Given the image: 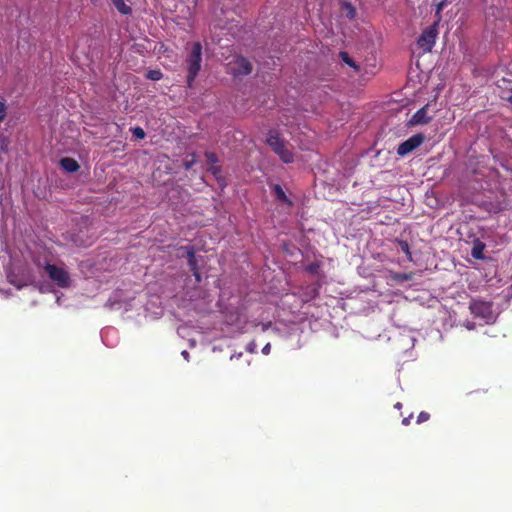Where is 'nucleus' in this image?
<instances>
[{
	"instance_id": "nucleus-1",
	"label": "nucleus",
	"mask_w": 512,
	"mask_h": 512,
	"mask_svg": "<svg viewBox=\"0 0 512 512\" xmlns=\"http://www.w3.org/2000/svg\"><path fill=\"white\" fill-rule=\"evenodd\" d=\"M266 143L284 163H292L294 161L293 152L277 131L270 130L268 132Z\"/></svg>"
},
{
	"instance_id": "nucleus-5",
	"label": "nucleus",
	"mask_w": 512,
	"mask_h": 512,
	"mask_svg": "<svg viewBox=\"0 0 512 512\" xmlns=\"http://www.w3.org/2000/svg\"><path fill=\"white\" fill-rule=\"evenodd\" d=\"M229 71L234 76L248 75L252 72V65L248 59L243 56L235 57L228 64Z\"/></svg>"
},
{
	"instance_id": "nucleus-9",
	"label": "nucleus",
	"mask_w": 512,
	"mask_h": 512,
	"mask_svg": "<svg viewBox=\"0 0 512 512\" xmlns=\"http://www.w3.org/2000/svg\"><path fill=\"white\" fill-rule=\"evenodd\" d=\"M60 166L62 169L69 173L78 171L80 168L78 162L71 157H64L60 160Z\"/></svg>"
},
{
	"instance_id": "nucleus-4",
	"label": "nucleus",
	"mask_w": 512,
	"mask_h": 512,
	"mask_svg": "<svg viewBox=\"0 0 512 512\" xmlns=\"http://www.w3.org/2000/svg\"><path fill=\"white\" fill-rule=\"evenodd\" d=\"M49 278L60 288H69L71 286V278L66 269L47 263L44 267Z\"/></svg>"
},
{
	"instance_id": "nucleus-14",
	"label": "nucleus",
	"mask_w": 512,
	"mask_h": 512,
	"mask_svg": "<svg viewBox=\"0 0 512 512\" xmlns=\"http://www.w3.org/2000/svg\"><path fill=\"white\" fill-rule=\"evenodd\" d=\"M208 171L212 173V175L215 177V179L220 182L221 180H223L222 178V168L220 165L216 164V165H213V166H209L208 167Z\"/></svg>"
},
{
	"instance_id": "nucleus-8",
	"label": "nucleus",
	"mask_w": 512,
	"mask_h": 512,
	"mask_svg": "<svg viewBox=\"0 0 512 512\" xmlns=\"http://www.w3.org/2000/svg\"><path fill=\"white\" fill-rule=\"evenodd\" d=\"M428 105H425L424 107L420 108L418 111H416L411 119L409 120V124L412 126L420 125V124H427L430 122L431 117L428 116L427 113Z\"/></svg>"
},
{
	"instance_id": "nucleus-25",
	"label": "nucleus",
	"mask_w": 512,
	"mask_h": 512,
	"mask_svg": "<svg viewBox=\"0 0 512 512\" xmlns=\"http://www.w3.org/2000/svg\"><path fill=\"white\" fill-rule=\"evenodd\" d=\"M270 350H271V345H270V343H267V344L263 347V349H262V353H263L264 355H268V354L270 353Z\"/></svg>"
},
{
	"instance_id": "nucleus-31",
	"label": "nucleus",
	"mask_w": 512,
	"mask_h": 512,
	"mask_svg": "<svg viewBox=\"0 0 512 512\" xmlns=\"http://www.w3.org/2000/svg\"><path fill=\"white\" fill-rule=\"evenodd\" d=\"M442 7H443V4H442V3H441V4H439V5H438V11H440V10L442 9Z\"/></svg>"
},
{
	"instance_id": "nucleus-27",
	"label": "nucleus",
	"mask_w": 512,
	"mask_h": 512,
	"mask_svg": "<svg viewBox=\"0 0 512 512\" xmlns=\"http://www.w3.org/2000/svg\"><path fill=\"white\" fill-rule=\"evenodd\" d=\"M504 98L512 105V89L509 91V94Z\"/></svg>"
},
{
	"instance_id": "nucleus-30",
	"label": "nucleus",
	"mask_w": 512,
	"mask_h": 512,
	"mask_svg": "<svg viewBox=\"0 0 512 512\" xmlns=\"http://www.w3.org/2000/svg\"><path fill=\"white\" fill-rule=\"evenodd\" d=\"M401 407H402V404H401L400 402H398V403H396V404H395V408L400 409Z\"/></svg>"
},
{
	"instance_id": "nucleus-18",
	"label": "nucleus",
	"mask_w": 512,
	"mask_h": 512,
	"mask_svg": "<svg viewBox=\"0 0 512 512\" xmlns=\"http://www.w3.org/2000/svg\"><path fill=\"white\" fill-rule=\"evenodd\" d=\"M205 158L209 166L216 165L219 162L218 156L214 152H205Z\"/></svg>"
},
{
	"instance_id": "nucleus-3",
	"label": "nucleus",
	"mask_w": 512,
	"mask_h": 512,
	"mask_svg": "<svg viewBox=\"0 0 512 512\" xmlns=\"http://www.w3.org/2000/svg\"><path fill=\"white\" fill-rule=\"evenodd\" d=\"M469 309L475 317L483 319L487 324L495 320L491 302L473 299L469 304Z\"/></svg>"
},
{
	"instance_id": "nucleus-15",
	"label": "nucleus",
	"mask_w": 512,
	"mask_h": 512,
	"mask_svg": "<svg viewBox=\"0 0 512 512\" xmlns=\"http://www.w3.org/2000/svg\"><path fill=\"white\" fill-rule=\"evenodd\" d=\"M342 8L346 12V15L349 19H353L356 16V10L351 3L344 2Z\"/></svg>"
},
{
	"instance_id": "nucleus-6",
	"label": "nucleus",
	"mask_w": 512,
	"mask_h": 512,
	"mask_svg": "<svg viewBox=\"0 0 512 512\" xmlns=\"http://www.w3.org/2000/svg\"><path fill=\"white\" fill-rule=\"evenodd\" d=\"M424 141V136L421 133L415 134L402 142L397 148L399 156H406L418 148Z\"/></svg>"
},
{
	"instance_id": "nucleus-21",
	"label": "nucleus",
	"mask_w": 512,
	"mask_h": 512,
	"mask_svg": "<svg viewBox=\"0 0 512 512\" xmlns=\"http://www.w3.org/2000/svg\"><path fill=\"white\" fill-rule=\"evenodd\" d=\"M191 157H192L191 160H185L183 162V167L185 170H190L193 167V165L196 163V154L195 153L191 154Z\"/></svg>"
},
{
	"instance_id": "nucleus-26",
	"label": "nucleus",
	"mask_w": 512,
	"mask_h": 512,
	"mask_svg": "<svg viewBox=\"0 0 512 512\" xmlns=\"http://www.w3.org/2000/svg\"><path fill=\"white\" fill-rule=\"evenodd\" d=\"M192 273H193L196 281L200 282L201 281V274H200L199 270H197L196 272H192Z\"/></svg>"
},
{
	"instance_id": "nucleus-22",
	"label": "nucleus",
	"mask_w": 512,
	"mask_h": 512,
	"mask_svg": "<svg viewBox=\"0 0 512 512\" xmlns=\"http://www.w3.org/2000/svg\"><path fill=\"white\" fill-rule=\"evenodd\" d=\"M482 249H483V246L482 247H477V246L473 247L472 256L476 259H482L483 258Z\"/></svg>"
},
{
	"instance_id": "nucleus-2",
	"label": "nucleus",
	"mask_w": 512,
	"mask_h": 512,
	"mask_svg": "<svg viewBox=\"0 0 512 512\" xmlns=\"http://www.w3.org/2000/svg\"><path fill=\"white\" fill-rule=\"evenodd\" d=\"M202 62V45L200 42H195L192 45L191 51L186 58L187 63V85L192 87L193 83L201 69Z\"/></svg>"
},
{
	"instance_id": "nucleus-16",
	"label": "nucleus",
	"mask_w": 512,
	"mask_h": 512,
	"mask_svg": "<svg viewBox=\"0 0 512 512\" xmlns=\"http://www.w3.org/2000/svg\"><path fill=\"white\" fill-rule=\"evenodd\" d=\"M162 77H163V73L159 69L149 70L146 73V78L149 80H152V81H158V80L162 79Z\"/></svg>"
},
{
	"instance_id": "nucleus-10",
	"label": "nucleus",
	"mask_w": 512,
	"mask_h": 512,
	"mask_svg": "<svg viewBox=\"0 0 512 512\" xmlns=\"http://www.w3.org/2000/svg\"><path fill=\"white\" fill-rule=\"evenodd\" d=\"M187 263L191 272H196L198 269L197 260L195 257V249L193 246H186Z\"/></svg>"
},
{
	"instance_id": "nucleus-12",
	"label": "nucleus",
	"mask_w": 512,
	"mask_h": 512,
	"mask_svg": "<svg viewBox=\"0 0 512 512\" xmlns=\"http://www.w3.org/2000/svg\"><path fill=\"white\" fill-rule=\"evenodd\" d=\"M339 57L341 60L349 65L350 67L354 68L356 71H359V66L356 64V62L349 56V54L345 51H341L339 53Z\"/></svg>"
},
{
	"instance_id": "nucleus-17",
	"label": "nucleus",
	"mask_w": 512,
	"mask_h": 512,
	"mask_svg": "<svg viewBox=\"0 0 512 512\" xmlns=\"http://www.w3.org/2000/svg\"><path fill=\"white\" fill-rule=\"evenodd\" d=\"M274 193L277 197V199L283 201V202H288L290 203L289 199L287 198L284 190L281 188L280 185H275L274 186Z\"/></svg>"
},
{
	"instance_id": "nucleus-28",
	"label": "nucleus",
	"mask_w": 512,
	"mask_h": 512,
	"mask_svg": "<svg viewBox=\"0 0 512 512\" xmlns=\"http://www.w3.org/2000/svg\"><path fill=\"white\" fill-rule=\"evenodd\" d=\"M410 419H411V415L409 417H405L403 420H402V424L403 425H409L410 424Z\"/></svg>"
},
{
	"instance_id": "nucleus-11",
	"label": "nucleus",
	"mask_w": 512,
	"mask_h": 512,
	"mask_svg": "<svg viewBox=\"0 0 512 512\" xmlns=\"http://www.w3.org/2000/svg\"><path fill=\"white\" fill-rule=\"evenodd\" d=\"M112 2L119 13L123 15H129L132 13L131 7L127 5L124 0H112Z\"/></svg>"
},
{
	"instance_id": "nucleus-20",
	"label": "nucleus",
	"mask_w": 512,
	"mask_h": 512,
	"mask_svg": "<svg viewBox=\"0 0 512 512\" xmlns=\"http://www.w3.org/2000/svg\"><path fill=\"white\" fill-rule=\"evenodd\" d=\"M131 132H132V135L136 138V139H144L145 136H146V133L145 131L143 130V128H141L140 126H136L134 128L131 129Z\"/></svg>"
},
{
	"instance_id": "nucleus-29",
	"label": "nucleus",
	"mask_w": 512,
	"mask_h": 512,
	"mask_svg": "<svg viewBox=\"0 0 512 512\" xmlns=\"http://www.w3.org/2000/svg\"><path fill=\"white\" fill-rule=\"evenodd\" d=\"M182 356H183L186 360H188V358H189V353H188L186 350H184V351L182 352Z\"/></svg>"
},
{
	"instance_id": "nucleus-13",
	"label": "nucleus",
	"mask_w": 512,
	"mask_h": 512,
	"mask_svg": "<svg viewBox=\"0 0 512 512\" xmlns=\"http://www.w3.org/2000/svg\"><path fill=\"white\" fill-rule=\"evenodd\" d=\"M391 278L396 282H405L410 281L413 278V273H398L395 272L392 274Z\"/></svg>"
},
{
	"instance_id": "nucleus-7",
	"label": "nucleus",
	"mask_w": 512,
	"mask_h": 512,
	"mask_svg": "<svg viewBox=\"0 0 512 512\" xmlns=\"http://www.w3.org/2000/svg\"><path fill=\"white\" fill-rule=\"evenodd\" d=\"M436 37L437 29L436 24H434L422 32L418 38L417 44L419 47L429 52L435 44Z\"/></svg>"
},
{
	"instance_id": "nucleus-19",
	"label": "nucleus",
	"mask_w": 512,
	"mask_h": 512,
	"mask_svg": "<svg viewBox=\"0 0 512 512\" xmlns=\"http://www.w3.org/2000/svg\"><path fill=\"white\" fill-rule=\"evenodd\" d=\"M398 244H399L401 250L406 254L407 258L409 260H412V254L410 252V247H409L408 242L405 240H399Z\"/></svg>"
},
{
	"instance_id": "nucleus-23",
	"label": "nucleus",
	"mask_w": 512,
	"mask_h": 512,
	"mask_svg": "<svg viewBox=\"0 0 512 512\" xmlns=\"http://www.w3.org/2000/svg\"><path fill=\"white\" fill-rule=\"evenodd\" d=\"M429 418H430V414L428 412L422 411L419 413V415L417 417V423L425 422V421L429 420Z\"/></svg>"
},
{
	"instance_id": "nucleus-24",
	"label": "nucleus",
	"mask_w": 512,
	"mask_h": 512,
	"mask_svg": "<svg viewBox=\"0 0 512 512\" xmlns=\"http://www.w3.org/2000/svg\"><path fill=\"white\" fill-rule=\"evenodd\" d=\"M5 113H6V106L2 101H0V121H2L4 119Z\"/></svg>"
}]
</instances>
